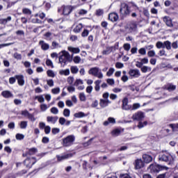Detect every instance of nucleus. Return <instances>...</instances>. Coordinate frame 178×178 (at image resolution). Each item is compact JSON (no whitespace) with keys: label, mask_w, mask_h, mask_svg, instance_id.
<instances>
[{"label":"nucleus","mask_w":178,"mask_h":178,"mask_svg":"<svg viewBox=\"0 0 178 178\" xmlns=\"http://www.w3.org/2000/svg\"><path fill=\"white\" fill-rule=\"evenodd\" d=\"M27 170H22L17 173V176H23L27 173Z\"/></svg>","instance_id":"bf43d9fd"},{"label":"nucleus","mask_w":178,"mask_h":178,"mask_svg":"<svg viewBox=\"0 0 178 178\" xmlns=\"http://www.w3.org/2000/svg\"><path fill=\"white\" fill-rule=\"evenodd\" d=\"M127 29L129 30L130 33H134V31H137V24L134 22H131L127 25Z\"/></svg>","instance_id":"4468645a"},{"label":"nucleus","mask_w":178,"mask_h":178,"mask_svg":"<svg viewBox=\"0 0 178 178\" xmlns=\"http://www.w3.org/2000/svg\"><path fill=\"white\" fill-rule=\"evenodd\" d=\"M47 83L49 87H54V80L52 79L47 80Z\"/></svg>","instance_id":"e2e57ef3"},{"label":"nucleus","mask_w":178,"mask_h":178,"mask_svg":"<svg viewBox=\"0 0 178 178\" xmlns=\"http://www.w3.org/2000/svg\"><path fill=\"white\" fill-rule=\"evenodd\" d=\"M34 99H38V102L42 103L45 99L42 95L35 96Z\"/></svg>","instance_id":"37998d69"},{"label":"nucleus","mask_w":178,"mask_h":178,"mask_svg":"<svg viewBox=\"0 0 178 178\" xmlns=\"http://www.w3.org/2000/svg\"><path fill=\"white\" fill-rule=\"evenodd\" d=\"M108 20H111V22H118L119 20V15L116 13H111L108 15Z\"/></svg>","instance_id":"a211bd4d"},{"label":"nucleus","mask_w":178,"mask_h":178,"mask_svg":"<svg viewBox=\"0 0 178 178\" xmlns=\"http://www.w3.org/2000/svg\"><path fill=\"white\" fill-rule=\"evenodd\" d=\"M35 163H37V159L35 157H26L23 161V165L26 166V169H31Z\"/></svg>","instance_id":"0eeeda50"},{"label":"nucleus","mask_w":178,"mask_h":178,"mask_svg":"<svg viewBox=\"0 0 178 178\" xmlns=\"http://www.w3.org/2000/svg\"><path fill=\"white\" fill-rule=\"evenodd\" d=\"M175 156L174 155H172L168 152H162L159 156V161L167 162L168 165H173L175 163Z\"/></svg>","instance_id":"f03ea898"},{"label":"nucleus","mask_w":178,"mask_h":178,"mask_svg":"<svg viewBox=\"0 0 178 178\" xmlns=\"http://www.w3.org/2000/svg\"><path fill=\"white\" fill-rule=\"evenodd\" d=\"M107 83L109 84V86H113L115 84V80L113 79H108Z\"/></svg>","instance_id":"774afa93"},{"label":"nucleus","mask_w":178,"mask_h":178,"mask_svg":"<svg viewBox=\"0 0 178 178\" xmlns=\"http://www.w3.org/2000/svg\"><path fill=\"white\" fill-rule=\"evenodd\" d=\"M20 129H24L27 128V121H21L19 124Z\"/></svg>","instance_id":"a19ab883"},{"label":"nucleus","mask_w":178,"mask_h":178,"mask_svg":"<svg viewBox=\"0 0 178 178\" xmlns=\"http://www.w3.org/2000/svg\"><path fill=\"white\" fill-rule=\"evenodd\" d=\"M72 10H73V7L70 6H65L63 8V13L65 16H67V15H70V13H72Z\"/></svg>","instance_id":"2eb2a0df"},{"label":"nucleus","mask_w":178,"mask_h":178,"mask_svg":"<svg viewBox=\"0 0 178 178\" xmlns=\"http://www.w3.org/2000/svg\"><path fill=\"white\" fill-rule=\"evenodd\" d=\"M122 109L124 111H130L131 106L129 105V99L124 97L122 100Z\"/></svg>","instance_id":"ddd939ff"},{"label":"nucleus","mask_w":178,"mask_h":178,"mask_svg":"<svg viewBox=\"0 0 178 178\" xmlns=\"http://www.w3.org/2000/svg\"><path fill=\"white\" fill-rule=\"evenodd\" d=\"M113 73H115V69L111 67L107 72L106 76H108V77H111V76H112V74H113Z\"/></svg>","instance_id":"09e8293b"},{"label":"nucleus","mask_w":178,"mask_h":178,"mask_svg":"<svg viewBox=\"0 0 178 178\" xmlns=\"http://www.w3.org/2000/svg\"><path fill=\"white\" fill-rule=\"evenodd\" d=\"M156 48H158V49H161V48L164 49L165 48V42H157L156 44Z\"/></svg>","instance_id":"58836bf2"},{"label":"nucleus","mask_w":178,"mask_h":178,"mask_svg":"<svg viewBox=\"0 0 178 178\" xmlns=\"http://www.w3.org/2000/svg\"><path fill=\"white\" fill-rule=\"evenodd\" d=\"M143 159L145 163H149V162H152V156L149 154H143Z\"/></svg>","instance_id":"b1692460"},{"label":"nucleus","mask_w":178,"mask_h":178,"mask_svg":"<svg viewBox=\"0 0 178 178\" xmlns=\"http://www.w3.org/2000/svg\"><path fill=\"white\" fill-rule=\"evenodd\" d=\"M61 54V55H60ZM59 54L60 55L58 57L59 63L61 65V67H65L66 66V63L67 62H72V57L70 56V54H69L65 50L61 51Z\"/></svg>","instance_id":"f257e3e1"},{"label":"nucleus","mask_w":178,"mask_h":178,"mask_svg":"<svg viewBox=\"0 0 178 178\" xmlns=\"http://www.w3.org/2000/svg\"><path fill=\"white\" fill-rule=\"evenodd\" d=\"M152 68L148 66H143L141 67V72L143 73H147V72H151Z\"/></svg>","instance_id":"72a5a7b5"},{"label":"nucleus","mask_w":178,"mask_h":178,"mask_svg":"<svg viewBox=\"0 0 178 178\" xmlns=\"http://www.w3.org/2000/svg\"><path fill=\"white\" fill-rule=\"evenodd\" d=\"M144 118H145V115L142 111H138L132 115L133 120H137L138 122H141L144 120Z\"/></svg>","instance_id":"9b49d317"},{"label":"nucleus","mask_w":178,"mask_h":178,"mask_svg":"<svg viewBox=\"0 0 178 178\" xmlns=\"http://www.w3.org/2000/svg\"><path fill=\"white\" fill-rule=\"evenodd\" d=\"M15 79L17 80L18 86H24V76L19 74L15 75Z\"/></svg>","instance_id":"6ab92c4d"},{"label":"nucleus","mask_w":178,"mask_h":178,"mask_svg":"<svg viewBox=\"0 0 178 178\" xmlns=\"http://www.w3.org/2000/svg\"><path fill=\"white\" fill-rule=\"evenodd\" d=\"M165 90H168V91H175L176 90V85H173L172 83H168L164 86Z\"/></svg>","instance_id":"5701e85b"},{"label":"nucleus","mask_w":178,"mask_h":178,"mask_svg":"<svg viewBox=\"0 0 178 178\" xmlns=\"http://www.w3.org/2000/svg\"><path fill=\"white\" fill-rule=\"evenodd\" d=\"M169 127L172 129V131H178V123L170 124Z\"/></svg>","instance_id":"e433bc0d"},{"label":"nucleus","mask_w":178,"mask_h":178,"mask_svg":"<svg viewBox=\"0 0 178 178\" xmlns=\"http://www.w3.org/2000/svg\"><path fill=\"white\" fill-rule=\"evenodd\" d=\"M70 71L72 74H77L79 73V67L76 65H72L70 67Z\"/></svg>","instance_id":"c85d7f7f"},{"label":"nucleus","mask_w":178,"mask_h":178,"mask_svg":"<svg viewBox=\"0 0 178 178\" xmlns=\"http://www.w3.org/2000/svg\"><path fill=\"white\" fill-rule=\"evenodd\" d=\"M118 48H119V43H116L114 46L107 47L106 49L102 51V54L103 55H109L113 52V51L118 49Z\"/></svg>","instance_id":"9d476101"},{"label":"nucleus","mask_w":178,"mask_h":178,"mask_svg":"<svg viewBox=\"0 0 178 178\" xmlns=\"http://www.w3.org/2000/svg\"><path fill=\"white\" fill-rule=\"evenodd\" d=\"M138 54H140V55H146L147 54V50L145 49V48L142 47L138 50Z\"/></svg>","instance_id":"8fccbe9b"},{"label":"nucleus","mask_w":178,"mask_h":178,"mask_svg":"<svg viewBox=\"0 0 178 178\" xmlns=\"http://www.w3.org/2000/svg\"><path fill=\"white\" fill-rule=\"evenodd\" d=\"M46 65H47V66H49L51 69H54V63H52V60L47 59L46 60Z\"/></svg>","instance_id":"3c124183"},{"label":"nucleus","mask_w":178,"mask_h":178,"mask_svg":"<svg viewBox=\"0 0 178 178\" xmlns=\"http://www.w3.org/2000/svg\"><path fill=\"white\" fill-rule=\"evenodd\" d=\"M147 56H149V58H152L155 56V51L151 50L147 52Z\"/></svg>","instance_id":"338daca9"},{"label":"nucleus","mask_w":178,"mask_h":178,"mask_svg":"<svg viewBox=\"0 0 178 178\" xmlns=\"http://www.w3.org/2000/svg\"><path fill=\"white\" fill-rule=\"evenodd\" d=\"M67 49L72 54H80V48L79 47H68Z\"/></svg>","instance_id":"393cba45"},{"label":"nucleus","mask_w":178,"mask_h":178,"mask_svg":"<svg viewBox=\"0 0 178 178\" xmlns=\"http://www.w3.org/2000/svg\"><path fill=\"white\" fill-rule=\"evenodd\" d=\"M112 136H114V137H118V136L120 135V129H114L112 132Z\"/></svg>","instance_id":"ea45409f"},{"label":"nucleus","mask_w":178,"mask_h":178,"mask_svg":"<svg viewBox=\"0 0 178 178\" xmlns=\"http://www.w3.org/2000/svg\"><path fill=\"white\" fill-rule=\"evenodd\" d=\"M119 13L120 17H127V16H129L130 13H131V10L127 3H121Z\"/></svg>","instance_id":"7ed1b4c3"},{"label":"nucleus","mask_w":178,"mask_h":178,"mask_svg":"<svg viewBox=\"0 0 178 178\" xmlns=\"http://www.w3.org/2000/svg\"><path fill=\"white\" fill-rule=\"evenodd\" d=\"M164 48H166V49L170 51V49H172V43L169 40L165 41Z\"/></svg>","instance_id":"c756f323"},{"label":"nucleus","mask_w":178,"mask_h":178,"mask_svg":"<svg viewBox=\"0 0 178 178\" xmlns=\"http://www.w3.org/2000/svg\"><path fill=\"white\" fill-rule=\"evenodd\" d=\"M46 40H52L54 35L51 32H47L45 33Z\"/></svg>","instance_id":"49530a36"},{"label":"nucleus","mask_w":178,"mask_h":178,"mask_svg":"<svg viewBox=\"0 0 178 178\" xmlns=\"http://www.w3.org/2000/svg\"><path fill=\"white\" fill-rule=\"evenodd\" d=\"M74 118H86V116H87V115H86V113H84L83 112H78L74 114Z\"/></svg>","instance_id":"cd10ccee"},{"label":"nucleus","mask_w":178,"mask_h":178,"mask_svg":"<svg viewBox=\"0 0 178 178\" xmlns=\"http://www.w3.org/2000/svg\"><path fill=\"white\" fill-rule=\"evenodd\" d=\"M128 88H129V90H131V91H137V92H138V91H140V88H138L134 85L128 86Z\"/></svg>","instance_id":"2f4dec72"},{"label":"nucleus","mask_w":178,"mask_h":178,"mask_svg":"<svg viewBox=\"0 0 178 178\" xmlns=\"http://www.w3.org/2000/svg\"><path fill=\"white\" fill-rule=\"evenodd\" d=\"M147 169L148 170H149V172H151V173H159V172H161V170H168L169 168L165 165H161L156 163H153L151 164Z\"/></svg>","instance_id":"20e7f679"},{"label":"nucleus","mask_w":178,"mask_h":178,"mask_svg":"<svg viewBox=\"0 0 178 178\" xmlns=\"http://www.w3.org/2000/svg\"><path fill=\"white\" fill-rule=\"evenodd\" d=\"M135 169L138 170L144 168V162L141 159H136L134 163Z\"/></svg>","instance_id":"f3484780"},{"label":"nucleus","mask_w":178,"mask_h":178,"mask_svg":"<svg viewBox=\"0 0 178 178\" xmlns=\"http://www.w3.org/2000/svg\"><path fill=\"white\" fill-rule=\"evenodd\" d=\"M83 30V24H78L74 29V33H80Z\"/></svg>","instance_id":"a878e982"},{"label":"nucleus","mask_w":178,"mask_h":178,"mask_svg":"<svg viewBox=\"0 0 178 178\" xmlns=\"http://www.w3.org/2000/svg\"><path fill=\"white\" fill-rule=\"evenodd\" d=\"M57 159L58 161V162H60L62 161H65V159H69V158H72V156H73V154H63L61 156L57 155Z\"/></svg>","instance_id":"dca6fc26"},{"label":"nucleus","mask_w":178,"mask_h":178,"mask_svg":"<svg viewBox=\"0 0 178 178\" xmlns=\"http://www.w3.org/2000/svg\"><path fill=\"white\" fill-rule=\"evenodd\" d=\"M63 115L65 118H69V116H70V110H69V108H65L63 111Z\"/></svg>","instance_id":"a18cd8bd"},{"label":"nucleus","mask_w":178,"mask_h":178,"mask_svg":"<svg viewBox=\"0 0 178 178\" xmlns=\"http://www.w3.org/2000/svg\"><path fill=\"white\" fill-rule=\"evenodd\" d=\"M50 111L54 115H58V113H59V110L56 107L51 108Z\"/></svg>","instance_id":"864d4df0"},{"label":"nucleus","mask_w":178,"mask_h":178,"mask_svg":"<svg viewBox=\"0 0 178 178\" xmlns=\"http://www.w3.org/2000/svg\"><path fill=\"white\" fill-rule=\"evenodd\" d=\"M99 84H101V80H97L95 81V91H99L100 90V86Z\"/></svg>","instance_id":"473e14b6"},{"label":"nucleus","mask_w":178,"mask_h":178,"mask_svg":"<svg viewBox=\"0 0 178 178\" xmlns=\"http://www.w3.org/2000/svg\"><path fill=\"white\" fill-rule=\"evenodd\" d=\"M123 48L125 51H130V48H131V47L130 46V44L125 43L123 45Z\"/></svg>","instance_id":"680f3d73"},{"label":"nucleus","mask_w":178,"mask_h":178,"mask_svg":"<svg viewBox=\"0 0 178 178\" xmlns=\"http://www.w3.org/2000/svg\"><path fill=\"white\" fill-rule=\"evenodd\" d=\"M16 35H19L21 37H24V31L18 30L15 32Z\"/></svg>","instance_id":"6e6d98bb"},{"label":"nucleus","mask_w":178,"mask_h":178,"mask_svg":"<svg viewBox=\"0 0 178 178\" xmlns=\"http://www.w3.org/2000/svg\"><path fill=\"white\" fill-rule=\"evenodd\" d=\"M88 34H90V31L87 29H84L81 33L82 37H88Z\"/></svg>","instance_id":"052dcab7"},{"label":"nucleus","mask_w":178,"mask_h":178,"mask_svg":"<svg viewBox=\"0 0 178 178\" xmlns=\"http://www.w3.org/2000/svg\"><path fill=\"white\" fill-rule=\"evenodd\" d=\"M51 47H51L52 49H56L58 48H60V44H59V43H58L56 42H53Z\"/></svg>","instance_id":"c03bdc74"},{"label":"nucleus","mask_w":178,"mask_h":178,"mask_svg":"<svg viewBox=\"0 0 178 178\" xmlns=\"http://www.w3.org/2000/svg\"><path fill=\"white\" fill-rule=\"evenodd\" d=\"M47 74L48 76V77H55V72H54L52 70H49L47 71Z\"/></svg>","instance_id":"de8ad7c7"},{"label":"nucleus","mask_w":178,"mask_h":178,"mask_svg":"<svg viewBox=\"0 0 178 178\" xmlns=\"http://www.w3.org/2000/svg\"><path fill=\"white\" fill-rule=\"evenodd\" d=\"M52 94L56 95L59 94L60 92V88H54L51 90Z\"/></svg>","instance_id":"5fc2aeb1"},{"label":"nucleus","mask_w":178,"mask_h":178,"mask_svg":"<svg viewBox=\"0 0 178 178\" xmlns=\"http://www.w3.org/2000/svg\"><path fill=\"white\" fill-rule=\"evenodd\" d=\"M59 74H61L63 76H69V74H70V70H61L59 71Z\"/></svg>","instance_id":"bb28decb"},{"label":"nucleus","mask_w":178,"mask_h":178,"mask_svg":"<svg viewBox=\"0 0 178 178\" xmlns=\"http://www.w3.org/2000/svg\"><path fill=\"white\" fill-rule=\"evenodd\" d=\"M129 74L131 77H133L134 79H138V77H140L141 76V72H140L139 70L132 69L129 70Z\"/></svg>","instance_id":"f8f14e48"},{"label":"nucleus","mask_w":178,"mask_h":178,"mask_svg":"<svg viewBox=\"0 0 178 178\" xmlns=\"http://www.w3.org/2000/svg\"><path fill=\"white\" fill-rule=\"evenodd\" d=\"M1 95L6 99L13 98V94L9 90H4L1 92Z\"/></svg>","instance_id":"412c9836"},{"label":"nucleus","mask_w":178,"mask_h":178,"mask_svg":"<svg viewBox=\"0 0 178 178\" xmlns=\"http://www.w3.org/2000/svg\"><path fill=\"white\" fill-rule=\"evenodd\" d=\"M79 97L81 102H86V101H87V97H86V94H84V92L79 93Z\"/></svg>","instance_id":"7c9ffc66"},{"label":"nucleus","mask_w":178,"mask_h":178,"mask_svg":"<svg viewBox=\"0 0 178 178\" xmlns=\"http://www.w3.org/2000/svg\"><path fill=\"white\" fill-rule=\"evenodd\" d=\"M148 124V122L145 121V122H139L138 124V129H143V127H145Z\"/></svg>","instance_id":"c9c22d12"},{"label":"nucleus","mask_w":178,"mask_h":178,"mask_svg":"<svg viewBox=\"0 0 178 178\" xmlns=\"http://www.w3.org/2000/svg\"><path fill=\"white\" fill-rule=\"evenodd\" d=\"M164 23H165L166 26L168 27H173V23H172V18L170 17H164L163 18Z\"/></svg>","instance_id":"aec40b11"},{"label":"nucleus","mask_w":178,"mask_h":178,"mask_svg":"<svg viewBox=\"0 0 178 178\" xmlns=\"http://www.w3.org/2000/svg\"><path fill=\"white\" fill-rule=\"evenodd\" d=\"M76 140L74 135H70L64 138H63V147H70L73 145V143Z\"/></svg>","instance_id":"6e6552de"},{"label":"nucleus","mask_w":178,"mask_h":178,"mask_svg":"<svg viewBox=\"0 0 178 178\" xmlns=\"http://www.w3.org/2000/svg\"><path fill=\"white\" fill-rule=\"evenodd\" d=\"M5 152H7L8 154H12V149L9 146H6L4 147Z\"/></svg>","instance_id":"69168bd1"},{"label":"nucleus","mask_w":178,"mask_h":178,"mask_svg":"<svg viewBox=\"0 0 178 178\" xmlns=\"http://www.w3.org/2000/svg\"><path fill=\"white\" fill-rule=\"evenodd\" d=\"M88 74H91V76H94L95 77H97V79H103L104 74L101 72V70L98 67H92L89 70Z\"/></svg>","instance_id":"423d86ee"},{"label":"nucleus","mask_w":178,"mask_h":178,"mask_svg":"<svg viewBox=\"0 0 178 178\" xmlns=\"http://www.w3.org/2000/svg\"><path fill=\"white\" fill-rule=\"evenodd\" d=\"M38 152V149L35 147H31L30 149H28L26 152L22 154V158L29 157L31 156V155H35Z\"/></svg>","instance_id":"1a4fd4ad"},{"label":"nucleus","mask_w":178,"mask_h":178,"mask_svg":"<svg viewBox=\"0 0 178 178\" xmlns=\"http://www.w3.org/2000/svg\"><path fill=\"white\" fill-rule=\"evenodd\" d=\"M83 85V80L81 79H76V81L74 83V86L77 87L78 86H81Z\"/></svg>","instance_id":"4d7b16f0"},{"label":"nucleus","mask_w":178,"mask_h":178,"mask_svg":"<svg viewBox=\"0 0 178 178\" xmlns=\"http://www.w3.org/2000/svg\"><path fill=\"white\" fill-rule=\"evenodd\" d=\"M74 63L79 64L81 63V58L79 56H76L73 58Z\"/></svg>","instance_id":"f704fd0d"},{"label":"nucleus","mask_w":178,"mask_h":178,"mask_svg":"<svg viewBox=\"0 0 178 178\" xmlns=\"http://www.w3.org/2000/svg\"><path fill=\"white\" fill-rule=\"evenodd\" d=\"M15 138L16 140L21 141V140H24V136L23 135V134H17L15 135Z\"/></svg>","instance_id":"79ce46f5"},{"label":"nucleus","mask_w":178,"mask_h":178,"mask_svg":"<svg viewBox=\"0 0 178 178\" xmlns=\"http://www.w3.org/2000/svg\"><path fill=\"white\" fill-rule=\"evenodd\" d=\"M22 13L23 15H28L29 16H30L32 13L30 9L24 8L22 9Z\"/></svg>","instance_id":"4c0bfd02"},{"label":"nucleus","mask_w":178,"mask_h":178,"mask_svg":"<svg viewBox=\"0 0 178 178\" xmlns=\"http://www.w3.org/2000/svg\"><path fill=\"white\" fill-rule=\"evenodd\" d=\"M103 99H100L99 100V106L101 108H106L108 106L109 104H111V102L109 100V92H105L102 95Z\"/></svg>","instance_id":"39448f33"},{"label":"nucleus","mask_w":178,"mask_h":178,"mask_svg":"<svg viewBox=\"0 0 178 178\" xmlns=\"http://www.w3.org/2000/svg\"><path fill=\"white\" fill-rule=\"evenodd\" d=\"M51 133L54 135L59 134V133H60V129L59 128H53L51 129Z\"/></svg>","instance_id":"603ef678"},{"label":"nucleus","mask_w":178,"mask_h":178,"mask_svg":"<svg viewBox=\"0 0 178 178\" xmlns=\"http://www.w3.org/2000/svg\"><path fill=\"white\" fill-rule=\"evenodd\" d=\"M16 76H15L14 77H10L9 78V83L10 84H15V83H16Z\"/></svg>","instance_id":"0e129e2a"},{"label":"nucleus","mask_w":178,"mask_h":178,"mask_svg":"<svg viewBox=\"0 0 178 178\" xmlns=\"http://www.w3.org/2000/svg\"><path fill=\"white\" fill-rule=\"evenodd\" d=\"M140 106V103H135L132 106V111H136V109H138Z\"/></svg>","instance_id":"13d9d810"},{"label":"nucleus","mask_w":178,"mask_h":178,"mask_svg":"<svg viewBox=\"0 0 178 178\" xmlns=\"http://www.w3.org/2000/svg\"><path fill=\"white\" fill-rule=\"evenodd\" d=\"M58 116H48L47 118V120L48 122V123H51V124H55V123H56V122H58Z\"/></svg>","instance_id":"4be33fe9"}]
</instances>
